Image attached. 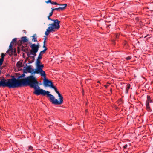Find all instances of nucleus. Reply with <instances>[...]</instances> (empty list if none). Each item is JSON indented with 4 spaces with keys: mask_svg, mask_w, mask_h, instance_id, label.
<instances>
[{
    "mask_svg": "<svg viewBox=\"0 0 153 153\" xmlns=\"http://www.w3.org/2000/svg\"><path fill=\"white\" fill-rule=\"evenodd\" d=\"M33 41L34 42L37 41L36 38L35 37V36H33Z\"/></svg>",
    "mask_w": 153,
    "mask_h": 153,
    "instance_id": "22",
    "label": "nucleus"
},
{
    "mask_svg": "<svg viewBox=\"0 0 153 153\" xmlns=\"http://www.w3.org/2000/svg\"><path fill=\"white\" fill-rule=\"evenodd\" d=\"M1 86H0V87H1Z\"/></svg>",
    "mask_w": 153,
    "mask_h": 153,
    "instance_id": "41",
    "label": "nucleus"
},
{
    "mask_svg": "<svg viewBox=\"0 0 153 153\" xmlns=\"http://www.w3.org/2000/svg\"><path fill=\"white\" fill-rule=\"evenodd\" d=\"M50 17L49 16H48V19L50 20V19H51V18H50Z\"/></svg>",
    "mask_w": 153,
    "mask_h": 153,
    "instance_id": "35",
    "label": "nucleus"
},
{
    "mask_svg": "<svg viewBox=\"0 0 153 153\" xmlns=\"http://www.w3.org/2000/svg\"><path fill=\"white\" fill-rule=\"evenodd\" d=\"M104 86L106 88H107L108 86V85H104Z\"/></svg>",
    "mask_w": 153,
    "mask_h": 153,
    "instance_id": "32",
    "label": "nucleus"
},
{
    "mask_svg": "<svg viewBox=\"0 0 153 153\" xmlns=\"http://www.w3.org/2000/svg\"><path fill=\"white\" fill-rule=\"evenodd\" d=\"M16 38H15L13 39L12 41L11 42V43L13 44L14 43L16 42Z\"/></svg>",
    "mask_w": 153,
    "mask_h": 153,
    "instance_id": "21",
    "label": "nucleus"
},
{
    "mask_svg": "<svg viewBox=\"0 0 153 153\" xmlns=\"http://www.w3.org/2000/svg\"><path fill=\"white\" fill-rule=\"evenodd\" d=\"M62 6V7H64V6Z\"/></svg>",
    "mask_w": 153,
    "mask_h": 153,
    "instance_id": "40",
    "label": "nucleus"
},
{
    "mask_svg": "<svg viewBox=\"0 0 153 153\" xmlns=\"http://www.w3.org/2000/svg\"><path fill=\"white\" fill-rule=\"evenodd\" d=\"M51 2L52 1H51V0H48L47 1H46V2L47 3H50L51 4Z\"/></svg>",
    "mask_w": 153,
    "mask_h": 153,
    "instance_id": "30",
    "label": "nucleus"
},
{
    "mask_svg": "<svg viewBox=\"0 0 153 153\" xmlns=\"http://www.w3.org/2000/svg\"><path fill=\"white\" fill-rule=\"evenodd\" d=\"M45 39L43 42L44 44L43 45V47L45 48V49L42 51H41V53H45V51L47 50V48L45 46Z\"/></svg>",
    "mask_w": 153,
    "mask_h": 153,
    "instance_id": "15",
    "label": "nucleus"
},
{
    "mask_svg": "<svg viewBox=\"0 0 153 153\" xmlns=\"http://www.w3.org/2000/svg\"><path fill=\"white\" fill-rule=\"evenodd\" d=\"M23 48H24V46H22V51H25V50H23Z\"/></svg>",
    "mask_w": 153,
    "mask_h": 153,
    "instance_id": "34",
    "label": "nucleus"
},
{
    "mask_svg": "<svg viewBox=\"0 0 153 153\" xmlns=\"http://www.w3.org/2000/svg\"><path fill=\"white\" fill-rule=\"evenodd\" d=\"M118 35H119L118 34L116 36V38H117L118 37Z\"/></svg>",
    "mask_w": 153,
    "mask_h": 153,
    "instance_id": "36",
    "label": "nucleus"
},
{
    "mask_svg": "<svg viewBox=\"0 0 153 153\" xmlns=\"http://www.w3.org/2000/svg\"><path fill=\"white\" fill-rule=\"evenodd\" d=\"M13 44H12V43H10V45H9V48L10 49H12L13 48H12V47H13Z\"/></svg>",
    "mask_w": 153,
    "mask_h": 153,
    "instance_id": "27",
    "label": "nucleus"
},
{
    "mask_svg": "<svg viewBox=\"0 0 153 153\" xmlns=\"http://www.w3.org/2000/svg\"><path fill=\"white\" fill-rule=\"evenodd\" d=\"M131 56H129L126 58V59L127 60H128L131 59Z\"/></svg>",
    "mask_w": 153,
    "mask_h": 153,
    "instance_id": "25",
    "label": "nucleus"
},
{
    "mask_svg": "<svg viewBox=\"0 0 153 153\" xmlns=\"http://www.w3.org/2000/svg\"><path fill=\"white\" fill-rule=\"evenodd\" d=\"M27 70L29 73H31L32 74L34 73L35 70L34 69H33L30 66H28L27 68Z\"/></svg>",
    "mask_w": 153,
    "mask_h": 153,
    "instance_id": "10",
    "label": "nucleus"
},
{
    "mask_svg": "<svg viewBox=\"0 0 153 153\" xmlns=\"http://www.w3.org/2000/svg\"><path fill=\"white\" fill-rule=\"evenodd\" d=\"M16 66L18 68H20L22 67L23 66L22 62L21 61H18L17 63Z\"/></svg>",
    "mask_w": 153,
    "mask_h": 153,
    "instance_id": "13",
    "label": "nucleus"
},
{
    "mask_svg": "<svg viewBox=\"0 0 153 153\" xmlns=\"http://www.w3.org/2000/svg\"><path fill=\"white\" fill-rule=\"evenodd\" d=\"M130 87V84L128 85L126 88V91L127 92H128V90L129 89Z\"/></svg>",
    "mask_w": 153,
    "mask_h": 153,
    "instance_id": "19",
    "label": "nucleus"
},
{
    "mask_svg": "<svg viewBox=\"0 0 153 153\" xmlns=\"http://www.w3.org/2000/svg\"><path fill=\"white\" fill-rule=\"evenodd\" d=\"M44 84L46 86H48L53 89L56 93L58 94V97H59V103L60 104H62L63 102V98L62 95L57 90V88L56 87L54 86L52 82L49 80L46 79V76L45 78H44Z\"/></svg>",
    "mask_w": 153,
    "mask_h": 153,
    "instance_id": "4",
    "label": "nucleus"
},
{
    "mask_svg": "<svg viewBox=\"0 0 153 153\" xmlns=\"http://www.w3.org/2000/svg\"><path fill=\"white\" fill-rule=\"evenodd\" d=\"M22 76H25V74H23L22 75H21V76H18V78H17V79H19V78H21L22 77Z\"/></svg>",
    "mask_w": 153,
    "mask_h": 153,
    "instance_id": "28",
    "label": "nucleus"
},
{
    "mask_svg": "<svg viewBox=\"0 0 153 153\" xmlns=\"http://www.w3.org/2000/svg\"><path fill=\"white\" fill-rule=\"evenodd\" d=\"M127 147L128 145L127 144H126L123 146V148L125 149H127Z\"/></svg>",
    "mask_w": 153,
    "mask_h": 153,
    "instance_id": "26",
    "label": "nucleus"
},
{
    "mask_svg": "<svg viewBox=\"0 0 153 153\" xmlns=\"http://www.w3.org/2000/svg\"><path fill=\"white\" fill-rule=\"evenodd\" d=\"M54 10H54V9H53L52 8V11L51 12L53 13V11Z\"/></svg>",
    "mask_w": 153,
    "mask_h": 153,
    "instance_id": "31",
    "label": "nucleus"
},
{
    "mask_svg": "<svg viewBox=\"0 0 153 153\" xmlns=\"http://www.w3.org/2000/svg\"><path fill=\"white\" fill-rule=\"evenodd\" d=\"M50 20L52 21H54V23H52V24H53L55 23V25H57V24L58 23L59 25V24L60 23V21H59L58 19H56V20H54L53 19H50Z\"/></svg>",
    "mask_w": 153,
    "mask_h": 153,
    "instance_id": "16",
    "label": "nucleus"
},
{
    "mask_svg": "<svg viewBox=\"0 0 153 153\" xmlns=\"http://www.w3.org/2000/svg\"><path fill=\"white\" fill-rule=\"evenodd\" d=\"M153 102L152 100L151 99L150 96L149 95H147V100L146 102V109L149 112L152 111V110L149 106V103H152Z\"/></svg>",
    "mask_w": 153,
    "mask_h": 153,
    "instance_id": "7",
    "label": "nucleus"
},
{
    "mask_svg": "<svg viewBox=\"0 0 153 153\" xmlns=\"http://www.w3.org/2000/svg\"><path fill=\"white\" fill-rule=\"evenodd\" d=\"M67 4H59V5L60 6H64V7H59L58 8H54V10H63L65 9V8L67 6Z\"/></svg>",
    "mask_w": 153,
    "mask_h": 153,
    "instance_id": "11",
    "label": "nucleus"
},
{
    "mask_svg": "<svg viewBox=\"0 0 153 153\" xmlns=\"http://www.w3.org/2000/svg\"><path fill=\"white\" fill-rule=\"evenodd\" d=\"M87 112V110H85V113H86Z\"/></svg>",
    "mask_w": 153,
    "mask_h": 153,
    "instance_id": "37",
    "label": "nucleus"
},
{
    "mask_svg": "<svg viewBox=\"0 0 153 153\" xmlns=\"http://www.w3.org/2000/svg\"><path fill=\"white\" fill-rule=\"evenodd\" d=\"M19 41L21 43H22V42H27V37L24 36L22 37L21 38V40Z\"/></svg>",
    "mask_w": 153,
    "mask_h": 153,
    "instance_id": "14",
    "label": "nucleus"
},
{
    "mask_svg": "<svg viewBox=\"0 0 153 153\" xmlns=\"http://www.w3.org/2000/svg\"><path fill=\"white\" fill-rule=\"evenodd\" d=\"M7 87L10 88L22 86V79H17L14 76H13L11 79H7Z\"/></svg>",
    "mask_w": 153,
    "mask_h": 153,
    "instance_id": "3",
    "label": "nucleus"
},
{
    "mask_svg": "<svg viewBox=\"0 0 153 153\" xmlns=\"http://www.w3.org/2000/svg\"><path fill=\"white\" fill-rule=\"evenodd\" d=\"M123 44L125 48H126L128 45L127 42L125 40L124 41L123 43Z\"/></svg>",
    "mask_w": 153,
    "mask_h": 153,
    "instance_id": "17",
    "label": "nucleus"
},
{
    "mask_svg": "<svg viewBox=\"0 0 153 153\" xmlns=\"http://www.w3.org/2000/svg\"><path fill=\"white\" fill-rule=\"evenodd\" d=\"M42 53H41V52H40V53L39 54V55L40 54V55L41 56V57H42Z\"/></svg>",
    "mask_w": 153,
    "mask_h": 153,
    "instance_id": "33",
    "label": "nucleus"
},
{
    "mask_svg": "<svg viewBox=\"0 0 153 153\" xmlns=\"http://www.w3.org/2000/svg\"><path fill=\"white\" fill-rule=\"evenodd\" d=\"M44 67L43 64H41V65L36 66V68L34 71V73L40 74V75L45 78L46 74L45 72L43 71V68Z\"/></svg>",
    "mask_w": 153,
    "mask_h": 153,
    "instance_id": "5",
    "label": "nucleus"
},
{
    "mask_svg": "<svg viewBox=\"0 0 153 153\" xmlns=\"http://www.w3.org/2000/svg\"><path fill=\"white\" fill-rule=\"evenodd\" d=\"M113 42L114 43V41L113 40Z\"/></svg>",
    "mask_w": 153,
    "mask_h": 153,
    "instance_id": "38",
    "label": "nucleus"
},
{
    "mask_svg": "<svg viewBox=\"0 0 153 153\" xmlns=\"http://www.w3.org/2000/svg\"><path fill=\"white\" fill-rule=\"evenodd\" d=\"M35 90V91L33 92L34 94L37 95H39L40 94L45 96L47 95L48 97H49V100L50 102L52 104L55 105H60L59 103V100L57 99H56L55 97L53 95L49 94L50 92L49 91H46L45 90L42 89H39L40 87L38 86H36V87L33 88Z\"/></svg>",
    "mask_w": 153,
    "mask_h": 153,
    "instance_id": "1",
    "label": "nucleus"
},
{
    "mask_svg": "<svg viewBox=\"0 0 153 153\" xmlns=\"http://www.w3.org/2000/svg\"><path fill=\"white\" fill-rule=\"evenodd\" d=\"M37 52H32V53H30V54H27V56H29V55H30L31 54H32L34 56H36V53Z\"/></svg>",
    "mask_w": 153,
    "mask_h": 153,
    "instance_id": "18",
    "label": "nucleus"
},
{
    "mask_svg": "<svg viewBox=\"0 0 153 153\" xmlns=\"http://www.w3.org/2000/svg\"><path fill=\"white\" fill-rule=\"evenodd\" d=\"M23 86H29L31 88H35L36 86H38V82L36 78L33 76H27V78L22 79Z\"/></svg>",
    "mask_w": 153,
    "mask_h": 153,
    "instance_id": "2",
    "label": "nucleus"
},
{
    "mask_svg": "<svg viewBox=\"0 0 153 153\" xmlns=\"http://www.w3.org/2000/svg\"><path fill=\"white\" fill-rule=\"evenodd\" d=\"M33 150V147L30 146H28V148L27 149L28 151H32Z\"/></svg>",
    "mask_w": 153,
    "mask_h": 153,
    "instance_id": "23",
    "label": "nucleus"
},
{
    "mask_svg": "<svg viewBox=\"0 0 153 153\" xmlns=\"http://www.w3.org/2000/svg\"><path fill=\"white\" fill-rule=\"evenodd\" d=\"M30 47L31 48V49L30 50V53H32V52H38L39 48V44L36 45L35 44H32Z\"/></svg>",
    "mask_w": 153,
    "mask_h": 153,
    "instance_id": "9",
    "label": "nucleus"
},
{
    "mask_svg": "<svg viewBox=\"0 0 153 153\" xmlns=\"http://www.w3.org/2000/svg\"><path fill=\"white\" fill-rule=\"evenodd\" d=\"M51 4L53 5H59V4H58L56 2L52 1L51 3Z\"/></svg>",
    "mask_w": 153,
    "mask_h": 153,
    "instance_id": "24",
    "label": "nucleus"
},
{
    "mask_svg": "<svg viewBox=\"0 0 153 153\" xmlns=\"http://www.w3.org/2000/svg\"><path fill=\"white\" fill-rule=\"evenodd\" d=\"M53 14V13L51 12L49 13V16L50 17Z\"/></svg>",
    "mask_w": 153,
    "mask_h": 153,
    "instance_id": "29",
    "label": "nucleus"
},
{
    "mask_svg": "<svg viewBox=\"0 0 153 153\" xmlns=\"http://www.w3.org/2000/svg\"><path fill=\"white\" fill-rule=\"evenodd\" d=\"M42 59V57L40 55H39L36 61V66L41 65L40 60Z\"/></svg>",
    "mask_w": 153,
    "mask_h": 153,
    "instance_id": "12",
    "label": "nucleus"
},
{
    "mask_svg": "<svg viewBox=\"0 0 153 153\" xmlns=\"http://www.w3.org/2000/svg\"><path fill=\"white\" fill-rule=\"evenodd\" d=\"M0 86L7 87V80L4 77H0Z\"/></svg>",
    "mask_w": 153,
    "mask_h": 153,
    "instance_id": "8",
    "label": "nucleus"
},
{
    "mask_svg": "<svg viewBox=\"0 0 153 153\" xmlns=\"http://www.w3.org/2000/svg\"><path fill=\"white\" fill-rule=\"evenodd\" d=\"M5 56V55L4 53H2L1 54V58L0 59L4 60V59Z\"/></svg>",
    "mask_w": 153,
    "mask_h": 153,
    "instance_id": "20",
    "label": "nucleus"
},
{
    "mask_svg": "<svg viewBox=\"0 0 153 153\" xmlns=\"http://www.w3.org/2000/svg\"><path fill=\"white\" fill-rule=\"evenodd\" d=\"M50 26L47 30V31L45 32V34L46 36H48L50 32L52 31H54L55 29H58L60 28V25H59L58 23L56 25L55 24H49Z\"/></svg>",
    "mask_w": 153,
    "mask_h": 153,
    "instance_id": "6",
    "label": "nucleus"
},
{
    "mask_svg": "<svg viewBox=\"0 0 153 153\" xmlns=\"http://www.w3.org/2000/svg\"><path fill=\"white\" fill-rule=\"evenodd\" d=\"M23 31H24V32H26V31H25V30H23Z\"/></svg>",
    "mask_w": 153,
    "mask_h": 153,
    "instance_id": "39",
    "label": "nucleus"
}]
</instances>
